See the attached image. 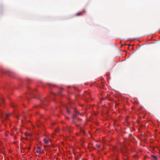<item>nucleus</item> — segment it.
Listing matches in <instances>:
<instances>
[{"instance_id": "f257e3e1", "label": "nucleus", "mask_w": 160, "mask_h": 160, "mask_svg": "<svg viewBox=\"0 0 160 160\" xmlns=\"http://www.w3.org/2000/svg\"><path fill=\"white\" fill-rule=\"evenodd\" d=\"M10 116V114H5V115L4 116L3 113L1 112L0 113V121H2L6 119H7Z\"/></svg>"}, {"instance_id": "f03ea898", "label": "nucleus", "mask_w": 160, "mask_h": 160, "mask_svg": "<svg viewBox=\"0 0 160 160\" xmlns=\"http://www.w3.org/2000/svg\"><path fill=\"white\" fill-rule=\"evenodd\" d=\"M77 112H76V114H74L73 115V120H72V122L73 123H75L76 122H79L77 121Z\"/></svg>"}, {"instance_id": "7ed1b4c3", "label": "nucleus", "mask_w": 160, "mask_h": 160, "mask_svg": "<svg viewBox=\"0 0 160 160\" xmlns=\"http://www.w3.org/2000/svg\"><path fill=\"white\" fill-rule=\"evenodd\" d=\"M42 147H39L37 148V150H36V152L37 153H41L42 152L41 149Z\"/></svg>"}, {"instance_id": "20e7f679", "label": "nucleus", "mask_w": 160, "mask_h": 160, "mask_svg": "<svg viewBox=\"0 0 160 160\" xmlns=\"http://www.w3.org/2000/svg\"><path fill=\"white\" fill-rule=\"evenodd\" d=\"M82 15V12H80L78 13L76 15L77 16H79V15Z\"/></svg>"}, {"instance_id": "39448f33", "label": "nucleus", "mask_w": 160, "mask_h": 160, "mask_svg": "<svg viewBox=\"0 0 160 160\" xmlns=\"http://www.w3.org/2000/svg\"><path fill=\"white\" fill-rule=\"evenodd\" d=\"M151 157L153 158L155 160H157L158 158L156 156H154L153 155H152Z\"/></svg>"}, {"instance_id": "423d86ee", "label": "nucleus", "mask_w": 160, "mask_h": 160, "mask_svg": "<svg viewBox=\"0 0 160 160\" xmlns=\"http://www.w3.org/2000/svg\"><path fill=\"white\" fill-rule=\"evenodd\" d=\"M44 140L46 144H47L48 142V141L46 139H44Z\"/></svg>"}, {"instance_id": "0eeeda50", "label": "nucleus", "mask_w": 160, "mask_h": 160, "mask_svg": "<svg viewBox=\"0 0 160 160\" xmlns=\"http://www.w3.org/2000/svg\"><path fill=\"white\" fill-rule=\"evenodd\" d=\"M67 112L69 114L71 113L70 111L68 108L67 109Z\"/></svg>"}, {"instance_id": "6e6552de", "label": "nucleus", "mask_w": 160, "mask_h": 160, "mask_svg": "<svg viewBox=\"0 0 160 160\" xmlns=\"http://www.w3.org/2000/svg\"><path fill=\"white\" fill-rule=\"evenodd\" d=\"M1 101H2V102L3 103H4V100L2 98V99H1Z\"/></svg>"}, {"instance_id": "1a4fd4ad", "label": "nucleus", "mask_w": 160, "mask_h": 160, "mask_svg": "<svg viewBox=\"0 0 160 160\" xmlns=\"http://www.w3.org/2000/svg\"><path fill=\"white\" fill-rule=\"evenodd\" d=\"M27 149H28V151H29L30 149V147H28V148Z\"/></svg>"}, {"instance_id": "9d476101", "label": "nucleus", "mask_w": 160, "mask_h": 160, "mask_svg": "<svg viewBox=\"0 0 160 160\" xmlns=\"http://www.w3.org/2000/svg\"><path fill=\"white\" fill-rule=\"evenodd\" d=\"M127 45V44H125V43H124L123 44V45H121V47L123 45Z\"/></svg>"}, {"instance_id": "9b49d317", "label": "nucleus", "mask_w": 160, "mask_h": 160, "mask_svg": "<svg viewBox=\"0 0 160 160\" xmlns=\"http://www.w3.org/2000/svg\"><path fill=\"white\" fill-rule=\"evenodd\" d=\"M76 112H77V117H78V112H75V114H76Z\"/></svg>"}, {"instance_id": "f8f14e48", "label": "nucleus", "mask_w": 160, "mask_h": 160, "mask_svg": "<svg viewBox=\"0 0 160 160\" xmlns=\"http://www.w3.org/2000/svg\"><path fill=\"white\" fill-rule=\"evenodd\" d=\"M85 12H86L85 11V10H83L82 12V13H85Z\"/></svg>"}, {"instance_id": "ddd939ff", "label": "nucleus", "mask_w": 160, "mask_h": 160, "mask_svg": "<svg viewBox=\"0 0 160 160\" xmlns=\"http://www.w3.org/2000/svg\"><path fill=\"white\" fill-rule=\"evenodd\" d=\"M15 106V105H13L12 106V107H14H14Z\"/></svg>"}, {"instance_id": "4468645a", "label": "nucleus", "mask_w": 160, "mask_h": 160, "mask_svg": "<svg viewBox=\"0 0 160 160\" xmlns=\"http://www.w3.org/2000/svg\"><path fill=\"white\" fill-rule=\"evenodd\" d=\"M128 45L129 47L130 46H132V45H131L130 44H128Z\"/></svg>"}, {"instance_id": "2eb2a0df", "label": "nucleus", "mask_w": 160, "mask_h": 160, "mask_svg": "<svg viewBox=\"0 0 160 160\" xmlns=\"http://www.w3.org/2000/svg\"><path fill=\"white\" fill-rule=\"evenodd\" d=\"M58 94H59V95H61V94H60V92H59V93H58Z\"/></svg>"}, {"instance_id": "dca6fc26", "label": "nucleus", "mask_w": 160, "mask_h": 160, "mask_svg": "<svg viewBox=\"0 0 160 160\" xmlns=\"http://www.w3.org/2000/svg\"><path fill=\"white\" fill-rule=\"evenodd\" d=\"M81 132H82V131L83 132V130H82V129H81Z\"/></svg>"}, {"instance_id": "f3484780", "label": "nucleus", "mask_w": 160, "mask_h": 160, "mask_svg": "<svg viewBox=\"0 0 160 160\" xmlns=\"http://www.w3.org/2000/svg\"><path fill=\"white\" fill-rule=\"evenodd\" d=\"M50 85H51H51H52V84H50Z\"/></svg>"}]
</instances>
